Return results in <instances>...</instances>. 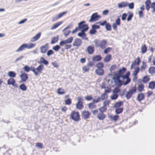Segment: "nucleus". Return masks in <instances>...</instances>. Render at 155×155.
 Returning a JSON list of instances; mask_svg holds the SVG:
<instances>
[{
	"label": "nucleus",
	"instance_id": "f257e3e1",
	"mask_svg": "<svg viewBox=\"0 0 155 155\" xmlns=\"http://www.w3.org/2000/svg\"><path fill=\"white\" fill-rule=\"evenodd\" d=\"M85 21H83L78 23V28L81 31H87L89 29V27L87 24H84Z\"/></svg>",
	"mask_w": 155,
	"mask_h": 155
},
{
	"label": "nucleus",
	"instance_id": "f03ea898",
	"mask_svg": "<svg viewBox=\"0 0 155 155\" xmlns=\"http://www.w3.org/2000/svg\"><path fill=\"white\" fill-rule=\"evenodd\" d=\"M70 116L71 119L75 121H78L80 119V115L78 111L76 112L74 110L72 111Z\"/></svg>",
	"mask_w": 155,
	"mask_h": 155
},
{
	"label": "nucleus",
	"instance_id": "7ed1b4c3",
	"mask_svg": "<svg viewBox=\"0 0 155 155\" xmlns=\"http://www.w3.org/2000/svg\"><path fill=\"white\" fill-rule=\"evenodd\" d=\"M137 91V88L135 86L131 88L127 93L125 97L127 100L129 99L132 97V95L135 93Z\"/></svg>",
	"mask_w": 155,
	"mask_h": 155
},
{
	"label": "nucleus",
	"instance_id": "20e7f679",
	"mask_svg": "<svg viewBox=\"0 0 155 155\" xmlns=\"http://www.w3.org/2000/svg\"><path fill=\"white\" fill-rule=\"evenodd\" d=\"M101 17L100 15H98L97 12L93 13L90 17V19L89 21L91 22H93L97 21Z\"/></svg>",
	"mask_w": 155,
	"mask_h": 155
},
{
	"label": "nucleus",
	"instance_id": "39448f33",
	"mask_svg": "<svg viewBox=\"0 0 155 155\" xmlns=\"http://www.w3.org/2000/svg\"><path fill=\"white\" fill-rule=\"evenodd\" d=\"M78 101L76 104V108L78 110H81L84 107L83 105V102L82 101L83 99L80 97H79L77 98Z\"/></svg>",
	"mask_w": 155,
	"mask_h": 155
},
{
	"label": "nucleus",
	"instance_id": "423d86ee",
	"mask_svg": "<svg viewBox=\"0 0 155 155\" xmlns=\"http://www.w3.org/2000/svg\"><path fill=\"white\" fill-rule=\"evenodd\" d=\"M97 24H94L91 26V29L89 31V33L91 35H94L97 32V29H99L100 28V25H97Z\"/></svg>",
	"mask_w": 155,
	"mask_h": 155
},
{
	"label": "nucleus",
	"instance_id": "0eeeda50",
	"mask_svg": "<svg viewBox=\"0 0 155 155\" xmlns=\"http://www.w3.org/2000/svg\"><path fill=\"white\" fill-rule=\"evenodd\" d=\"M49 48V45L48 43H47L45 45H42L40 47V52L41 53H45Z\"/></svg>",
	"mask_w": 155,
	"mask_h": 155
},
{
	"label": "nucleus",
	"instance_id": "6e6552de",
	"mask_svg": "<svg viewBox=\"0 0 155 155\" xmlns=\"http://www.w3.org/2000/svg\"><path fill=\"white\" fill-rule=\"evenodd\" d=\"M100 100L99 97H97V99H94L93 100L92 102L91 103L88 104L89 108L90 109H92L95 108V105L94 104L98 102Z\"/></svg>",
	"mask_w": 155,
	"mask_h": 155
},
{
	"label": "nucleus",
	"instance_id": "1a4fd4ad",
	"mask_svg": "<svg viewBox=\"0 0 155 155\" xmlns=\"http://www.w3.org/2000/svg\"><path fill=\"white\" fill-rule=\"evenodd\" d=\"M140 62V59L139 57H138L137 58H136L132 63L131 65L130 68L131 69H133L134 68V67L136 65H139Z\"/></svg>",
	"mask_w": 155,
	"mask_h": 155
},
{
	"label": "nucleus",
	"instance_id": "9d476101",
	"mask_svg": "<svg viewBox=\"0 0 155 155\" xmlns=\"http://www.w3.org/2000/svg\"><path fill=\"white\" fill-rule=\"evenodd\" d=\"M82 43V41L79 38H77L74 40L73 45L74 46L79 47L81 45Z\"/></svg>",
	"mask_w": 155,
	"mask_h": 155
},
{
	"label": "nucleus",
	"instance_id": "9b49d317",
	"mask_svg": "<svg viewBox=\"0 0 155 155\" xmlns=\"http://www.w3.org/2000/svg\"><path fill=\"white\" fill-rule=\"evenodd\" d=\"M86 31H81L78 34L79 37H81L83 40H87L88 38L86 37V35L85 33Z\"/></svg>",
	"mask_w": 155,
	"mask_h": 155
},
{
	"label": "nucleus",
	"instance_id": "f8f14e48",
	"mask_svg": "<svg viewBox=\"0 0 155 155\" xmlns=\"http://www.w3.org/2000/svg\"><path fill=\"white\" fill-rule=\"evenodd\" d=\"M90 115V113L88 111H83L82 113V117L85 119L89 118Z\"/></svg>",
	"mask_w": 155,
	"mask_h": 155
},
{
	"label": "nucleus",
	"instance_id": "ddd939ff",
	"mask_svg": "<svg viewBox=\"0 0 155 155\" xmlns=\"http://www.w3.org/2000/svg\"><path fill=\"white\" fill-rule=\"evenodd\" d=\"M20 77L22 82H25L28 79V75L25 72L22 73L20 75Z\"/></svg>",
	"mask_w": 155,
	"mask_h": 155
},
{
	"label": "nucleus",
	"instance_id": "4468645a",
	"mask_svg": "<svg viewBox=\"0 0 155 155\" xmlns=\"http://www.w3.org/2000/svg\"><path fill=\"white\" fill-rule=\"evenodd\" d=\"M107 42V41L106 39H103L101 41L100 40V44L99 48H101L102 49H104L106 48V45Z\"/></svg>",
	"mask_w": 155,
	"mask_h": 155
},
{
	"label": "nucleus",
	"instance_id": "2eb2a0df",
	"mask_svg": "<svg viewBox=\"0 0 155 155\" xmlns=\"http://www.w3.org/2000/svg\"><path fill=\"white\" fill-rule=\"evenodd\" d=\"M87 51L89 54H92L94 51V47L91 45L89 46L87 48Z\"/></svg>",
	"mask_w": 155,
	"mask_h": 155
},
{
	"label": "nucleus",
	"instance_id": "dca6fc26",
	"mask_svg": "<svg viewBox=\"0 0 155 155\" xmlns=\"http://www.w3.org/2000/svg\"><path fill=\"white\" fill-rule=\"evenodd\" d=\"M127 2H122L120 3H119L117 4L118 8H125L127 7Z\"/></svg>",
	"mask_w": 155,
	"mask_h": 155
},
{
	"label": "nucleus",
	"instance_id": "f3484780",
	"mask_svg": "<svg viewBox=\"0 0 155 155\" xmlns=\"http://www.w3.org/2000/svg\"><path fill=\"white\" fill-rule=\"evenodd\" d=\"M151 2L150 0H147L145 2V8L147 11H148L151 8Z\"/></svg>",
	"mask_w": 155,
	"mask_h": 155
},
{
	"label": "nucleus",
	"instance_id": "a211bd4d",
	"mask_svg": "<svg viewBox=\"0 0 155 155\" xmlns=\"http://www.w3.org/2000/svg\"><path fill=\"white\" fill-rule=\"evenodd\" d=\"M41 33L40 32H39L36 35L32 38L30 40L31 42H34L38 40L40 37Z\"/></svg>",
	"mask_w": 155,
	"mask_h": 155
},
{
	"label": "nucleus",
	"instance_id": "6ab92c4d",
	"mask_svg": "<svg viewBox=\"0 0 155 155\" xmlns=\"http://www.w3.org/2000/svg\"><path fill=\"white\" fill-rule=\"evenodd\" d=\"M104 72V70L102 69H97L95 70V73L100 76L103 75Z\"/></svg>",
	"mask_w": 155,
	"mask_h": 155
},
{
	"label": "nucleus",
	"instance_id": "aec40b11",
	"mask_svg": "<svg viewBox=\"0 0 155 155\" xmlns=\"http://www.w3.org/2000/svg\"><path fill=\"white\" fill-rule=\"evenodd\" d=\"M113 79L114 80V82L115 84H117L118 86L119 87H120L122 85H123V84L121 83V82H122V81L120 79H117L114 78H113Z\"/></svg>",
	"mask_w": 155,
	"mask_h": 155
},
{
	"label": "nucleus",
	"instance_id": "412c9836",
	"mask_svg": "<svg viewBox=\"0 0 155 155\" xmlns=\"http://www.w3.org/2000/svg\"><path fill=\"white\" fill-rule=\"evenodd\" d=\"M38 63L41 64H43L45 65H47L49 64L48 61L45 59V58L43 57L41 58L40 61H38Z\"/></svg>",
	"mask_w": 155,
	"mask_h": 155
},
{
	"label": "nucleus",
	"instance_id": "4be33fe9",
	"mask_svg": "<svg viewBox=\"0 0 155 155\" xmlns=\"http://www.w3.org/2000/svg\"><path fill=\"white\" fill-rule=\"evenodd\" d=\"M97 117L99 120H103L105 118L106 115L104 113L101 112L97 115Z\"/></svg>",
	"mask_w": 155,
	"mask_h": 155
},
{
	"label": "nucleus",
	"instance_id": "5701e85b",
	"mask_svg": "<svg viewBox=\"0 0 155 155\" xmlns=\"http://www.w3.org/2000/svg\"><path fill=\"white\" fill-rule=\"evenodd\" d=\"M144 97L145 96L143 93H140L137 95V100L138 101L140 102L144 99Z\"/></svg>",
	"mask_w": 155,
	"mask_h": 155
},
{
	"label": "nucleus",
	"instance_id": "b1692460",
	"mask_svg": "<svg viewBox=\"0 0 155 155\" xmlns=\"http://www.w3.org/2000/svg\"><path fill=\"white\" fill-rule=\"evenodd\" d=\"M25 48H27V44H24L22 45L16 51V52L21 51L25 49Z\"/></svg>",
	"mask_w": 155,
	"mask_h": 155
},
{
	"label": "nucleus",
	"instance_id": "393cba45",
	"mask_svg": "<svg viewBox=\"0 0 155 155\" xmlns=\"http://www.w3.org/2000/svg\"><path fill=\"white\" fill-rule=\"evenodd\" d=\"M15 80L12 78H10L7 81V84L8 85H13L15 83Z\"/></svg>",
	"mask_w": 155,
	"mask_h": 155
},
{
	"label": "nucleus",
	"instance_id": "a878e982",
	"mask_svg": "<svg viewBox=\"0 0 155 155\" xmlns=\"http://www.w3.org/2000/svg\"><path fill=\"white\" fill-rule=\"evenodd\" d=\"M102 59V57L100 55H98L94 56L92 58L94 61H100Z\"/></svg>",
	"mask_w": 155,
	"mask_h": 155
},
{
	"label": "nucleus",
	"instance_id": "bb28decb",
	"mask_svg": "<svg viewBox=\"0 0 155 155\" xmlns=\"http://www.w3.org/2000/svg\"><path fill=\"white\" fill-rule=\"evenodd\" d=\"M44 67V65L42 64H40L36 68V72L38 74L39 73H41Z\"/></svg>",
	"mask_w": 155,
	"mask_h": 155
},
{
	"label": "nucleus",
	"instance_id": "cd10ccee",
	"mask_svg": "<svg viewBox=\"0 0 155 155\" xmlns=\"http://www.w3.org/2000/svg\"><path fill=\"white\" fill-rule=\"evenodd\" d=\"M148 87L152 90L155 88V81H152L149 82Z\"/></svg>",
	"mask_w": 155,
	"mask_h": 155
},
{
	"label": "nucleus",
	"instance_id": "c85d7f7f",
	"mask_svg": "<svg viewBox=\"0 0 155 155\" xmlns=\"http://www.w3.org/2000/svg\"><path fill=\"white\" fill-rule=\"evenodd\" d=\"M109 118L112 121H116L119 118V116L117 115H116L114 116L112 115L109 116Z\"/></svg>",
	"mask_w": 155,
	"mask_h": 155
},
{
	"label": "nucleus",
	"instance_id": "c756f323",
	"mask_svg": "<svg viewBox=\"0 0 155 155\" xmlns=\"http://www.w3.org/2000/svg\"><path fill=\"white\" fill-rule=\"evenodd\" d=\"M150 78L148 75H145L143 78L142 81L144 83H147L150 80Z\"/></svg>",
	"mask_w": 155,
	"mask_h": 155
},
{
	"label": "nucleus",
	"instance_id": "7c9ffc66",
	"mask_svg": "<svg viewBox=\"0 0 155 155\" xmlns=\"http://www.w3.org/2000/svg\"><path fill=\"white\" fill-rule=\"evenodd\" d=\"M19 88L22 91H25L27 89V87L25 84H22L19 86Z\"/></svg>",
	"mask_w": 155,
	"mask_h": 155
},
{
	"label": "nucleus",
	"instance_id": "2f4dec72",
	"mask_svg": "<svg viewBox=\"0 0 155 155\" xmlns=\"http://www.w3.org/2000/svg\"><path fill=\"white\" fill-rule=\"evenodd\" d=\"M16 74L15 71H10L8 73V75L10 78H13L16 77Z\"/></svg>",
	"mask_w": 155,
	"mask_h": 155
},
{
	"label": "nucleus",
	"instance_id": "473e14b6",
	"mask_svg": "<svg viewBox=\"0 0 155 155\" xmlns=\"http://www.w3.org/2000/svg\"><path fill=\"white\" fill-rule=\"evenodd\" d=\"M149 73L153 74L155 73V67L154 66H151L150 67L148 70Z\"/></svg>",
	"mask_w": 155,
	"mask_h": 155
},
{
	"label": "nucleus",
	"instance_id": "72a5a7b5",
	"mask_svg": "<svg viewBox=\"0 0 155 155\" xmlns=\"http://www.w3.org/2000/svg\"><path fill=\"white\" fill-rule=\"evenodd\" d=\"M123 104V102L122 101H119L115 103L114 107L115 108L120 107L122 106Z\"/></svg>",
	"mask_w": 155,
	"mask_h": 155
},
{
	"label": "nucleus",
	"instance_id": "f704fd0d",
	"mask_svg": "<svg viewBox=\"0 0 155 155\" xmlns=\"http://www.w3.org/2000/svg\"><path fill=\"white\" fill-rule=\"evenodd\" d=\"M62 23L63 22L62 21H60L57 22L53 25V26L51 28V29H54L56 28L61 24H62Z\"/></svg>",
	"mask_w": 155,
	"mask_h": 155
},
{
	"label": "nucleus",
	"instance_id": "c9c22d12",
	"mask_svg": "<svg viewBox=\"0 0 155 155\" xmlns=\"http://www.w3.org/2000/svg\"><path fill=\"white\" fill-rule=\"evenodd\" d=\"M58 40V36H57L56 37H54L51 38V43L52 44H54L57 42Z\"/></svg>",
	"mask_w": 155,
	"mask_h": 155
},
{
	"label": "nucleus",
	"instance_id": "e433bc0d",
	"mask_svg": "<svg viewBox=\"0 0 155 155\" xmlns=\"http://www.w3.org/2000/svg\"><path fill=\"white\" fill-rule=\"evenodd\" d=\"M123 110V107H117L116 109L115 112L117 114H119L122 112Z\"/></svg>",
	"mask_w": 155,
	"mask_h": 155
},
{
	"label": "nucleus",
	"instance_id": "4c0bfd02",
	"mask_svg": "<svg viewBox=\"0 0 155 155\" xmlns=\"http://www.w3.org/2000/svg\"><path fill=\"white\" fill-rule=\"evenodd\" d=\"M111 58V55L109 54L107 55L104 59V61L105 62H108L110 61Z\"/></svg>",
	"mask_w": 155,
	"mask_h": 155
},
{
	"label": "nucleus",
	"instance_id": "58836bf2",
	"mask_svg": "<svg viewBox=\"0 0 155 155\" xmlns=\"http://www.w3.org/2000/svg\"><path fill=\"white\" fill-rule=\"evenodd\" d=\"M100 100L103 101L105 99H107L108 98V95L106 93H103L101 95V97H99Z\"/></svg>",
	"mask_w": 155,
	"mask_h": 155
},
{
	"label": "nucleus",
	"instance_id": "ea45409f",
	"mask_svg": "<svg viewBox=\"0 0 155 155\" xmlns=\"http://www.w3.org/2000/svg\"><path fill=\"white\" fill-rule=\"evenodd\" d=\"M96 67L97 69H102L104 67V64L102 62H98L96 64Z\"/></svg>",
	"mask_w": 155,
	"mask_h": 155
},
{
	"label": "nucleus",
	"instance_id": "a19ab883",
	"mask_svg": "<svg viewBox=\"0 0 155 155\" xmlns=\"http://www.w3.org/2000/svg\"><path fill=\"white\" fill-rule=\"evenodd\" d=\"M144 85L143 84H140L138 85L137 90L138 91L142 92L144 89Z\"/></svg>",
	"mask_w": 155,
	"mask_h": 155
},
{
	"label": "nucleus",
	"instance_id": "79ce46f5",
	"mask_svg": "<svg viewBox=\"0 0 155 155\" xmlns=\"http://www.w3.org/2000/svg\"><path fill=\"white\" fill-rule=\"evenodd\" d=\"M127 69L125 67H123L122 68L119 69L118 71L119 73H120V74L123 75V74L126 71Z\"/></svg>",
	"mask_w": 155,
	"mask_h": 155
},
{
	"label": "nucleus",
	"instance_id": "37998d69",
	"mask_svg": "<svg viewBox=\"0 0 155 155\" xmlns=\"http://www.w3.org/2000/svg\"><path fill=\"white\" fill-rule=\"evenodd\" d=\"M94 43L95 46L96 48H99L100 44V40L97 39H96L94 41Z\"/></svg>",
	"mask_w": 155,
	"mask_h": 155
},
{
	"label": "nucleus",
	"instance_id": "c03bdc74",
	"mask_svg": "<svg viewBox=\"0 0 155 155\" xmlns=\"http://www.w3.org/2000/svg\"><path fill=\"white\" fill-rule=\"evenodd\" d=\"M142 64L140 67V70L141 71H144L145 68H147V65L146 64L145 62L143 61L142 62Z\"/></svg>",
	"mask_w": 155,
	"mask_h": 155
},
{
	"label": "nucleus",
	"instance_id": "a18cd8bd",
	"mask_svg": "<svg viewBox=\"0 0 155 155\" xmlns=\"http://www.w3.org/2000/svg\"><path fill=\"white\" fill-rule=\"evenodd\" d=\"M135 70L134 71L133 74H134L135 76L137 75L138 73L139 72L140 68L139 67H137L134 68Z\"/></svg>",
	"mask_w": 155,
	"mask_h": 155
},
{
	"label": "nucleus",
	"instance_id": "49530a36",
	"mask_svg": "<svg viewBox=\"0 0 155 155\" xmlns=\"http://www.w3.org/2000/svg\"><path fill=\"white\" fill-rule=\"evenodd\" d=\"M57 93L59 94H63L65 93V92L63 88H60L58 89Z\"/></svg>",
	"mask_w": 155,
	"mask_h": 155
},
{
	"label": "nucleus",
	"instance_id": "de8ad7c7",
	"mask_svg": "<svg viewBox=\"0 0 155 155\" xmlns=\"http://www.w3.org/2000/svg\"><path fill=\"white\" fill-rule=\"evenodd\" d=\"M141 52L142 53H146L147 51V48L145 45H144L141 48Z\"/></svg>",
	"mask_w": 155,
	"mask_h": 155
},
{
	"label": "nucleus",
	"instance_id": "09e8293b",
	"mask_svg": "<svg viewBox=\"0 0 155 155\" xmlns=\"http://www.w3.org/2000/svg\"><path fill=\"white\" fill-rule=\"evenodd\" d=\"M105 28L107 31H110L111 30V25L109 23L106 25Z\"/></svg>",
	"mask_w": 155,
	"mask_h": 155
},
{
	"label": "nucleus",
	"instance_id": "8fccbe9b",
	"mask_svg": "<svg viewBox=\"0 0 155 155\" xmlns=\"http://www.w3.org/2000/svg\"><path fill=\"white\" fill-rule=\"evenodd\" d=\"M120 89L117 87H116L113 90V94H117V93L120 92Z\"/></svg>",
	"mask_w": 155,
	"mask_h": 155
},
{
	"label": "nucleus",
	"instance_id": "3c124183",
	"mask_svg": "<svg viewBox=\"0 0 155 155\" xmlns=\"http://www.w3.org/2000/svg\"><path fill=\"white\" fill-rule=\"evenodd\" d=\"M36 45L35 44L30 43L29 45L27 44V48L30 49L35 47Z\"/></svg>",
	"mask_w": 155,
	"mask_h": 155
},
{
	"label": "nucleus",
	"instance_id": "603ef678",
	"mask_svg": "<svg viewBox=\"0 0 155 155\" xmlns=\"http://www.w3.org/2000/svg\"><path fill=\"white\" fill-rule=\"evenodd\" d=\"M127 6L130 9H133L134 7V3L133 2L129 3L127 2Z\"/></svg>",
	"mask_w": 155,
	"mask_h": 155
},
{
	"label": "nucleus",
	"instance_id": "864d4df0",
	"mask_svg": "<svg viewBox=\"0 0 155 155\" xmlns=\"http://www.w3.org/2000/svg\"><path fill=\"white\" fill-rule=\"evenodd\" d=\"M32 71L35 75H39V74L36 71V69L33 67H30V71Z\"/></svg>",
	"mask_w": 155,
	"mask_h": 155
},
{
	"label": "nucleus",
	"instance_id": "5fc2aeb1",
	"mask_svg": "<svg viewBox=\"0 0 155 155\" xmlns=\"http://www.w3.org/2000/svg\"><path fill=\"white\" fill-rule=\"evenodd\" d=\"M73 40V37H71L68 39L65 40L66 44H70L71 43Z\"/></svg>",
	"mask_w": 155,
	"mask_h": 155
},
{
	"label": "nucleus",
	"instance_id": "6e6d98bb",
	"mask_svg": "<svg viewBox=\"0 0 155 155\" xmlns=\"http://www.w3.org/2000/svg\"><path fill=\"white\" fill-rule=\"evenodd\" d=\"M118 94H113L110 96V98L112 100H115L117 99L118 97Z\"/></svg>",
	"mask_w": 155,
	"mask_h": 155
},
{
	"label": "nucleus",
	"instance_id": "4d7b16f0",
	"mask_svg": "<svg viewBox=\"0 0 155 155\" xmlns=\"http://www.w3.org/2000/svg\"><path fill=\"white\" fill-rule=\"evenodd\" d=\"M60 48V46L59 45H57L53 47V49L56 51H58Z\"/></svg>",
	"mask_w": 155,
	"mask_h": 155
},
{
	"label": "nucleus",
	"instance_id": "13d9d810",
	"mask_svg": "<svg viewBox=\"0 0 155 155\" xmlns=\"http://www.w3.org/2000/svg\"><path fill=\"white\" fill-rule=\"evenodd\" d=\"M107 22L106 20H105L103 22L100 21L99 22H96V24H99L101 26H103L106 25L107 23Z\"/></svg>",
	"mask_w": 155,
	"mask_h": 155
},
{
	"label": "nucleus",
	"instance_id": "bf43d9fd",
	"mask_svg": "<svg viewBox=\"0 0 155 155\" xmlns=\"http://www.w3.org/2000/svg\"><path fill=\"white\" fill-rule=\"evenodd\" d=\"M125 79H126V81L123 84V85H125L128 84L131 81V79L129 78H125Z\"/></svg>",
	"mask_w": 155,
	"mask_h": 155
},
{
	"label": "nucleus",
	"instance_id": "052dcab7",
	"mask_svg": "<svg viewBox=\"0 0 155 155\" xmlns=\"http://www.w3.org/2000/svg\"><path fill=\"white\" fill-rule=\"evenodd\" d=\"M65 103L66 104L69 105L71 103V100L69 98H68L65 101Z\"/></svg>",
	"mask_w": 155,
	"mask_h": 155
},
{
	"label": "nucleus",
	"instance_id": "680f3d73",
	"mask_svg": "<svg viewBox=\"0 0 155 155\" xmlns=\"http://www.w3.org/2000/svg\"><path fill=\"white\" fill-rule=\"evenodd\" d=\"M110 102V101L109 100H105V101H104L103 103V105L104 106V107H106L107 106H108Z\"/></svg>",
	"mask_w": 155,
	"mask_h": 155
},
{
	"label": "nucleus",
	"instance_id": "e2e57ef3",
	"mask_svg": "<svg viewBox=\"0 0 155 155\" xmlns=\"http://www.w3.org/2000/svg\"><path fill=\"white\" fill-rule=\"evenodd\" d=\"M23 69L25 72H28L30 71V67L28 65H25Z\"/></svg>",
	"mask_w": 155,
	"mask_h": 155
},
{
	"label": "nucleus",
	"instance_id": "0e129e2a",
	"mask_svg": "<svg viewBox=\"0 0 155 155\" xmlns=\"http://www.w3.org/2000/svg\"><path fill=\"white\" fill-rule=\"evenodd\" d=\"M114 75L116 76V78H115L117 79H120V78H121V77H123V75L120 74L118 72L117 74H115Z\"/></svg>",
	"mask_w": 155,
	"mask_h": 155
},
{
	"label": "nucleus",
	"instance_id": "69168bd1",
	"mask_svg": "<svg viewBox=\"0 0 155 155\" xmlns=\"http://www.w3.org/2000/svg\"><path fill=\"white\" fill-rule=\"evenodd\" d=\"M133 13L130 14L129 15L127 16V21H131L132 19V18L133 17Z\"/></svg>",
	"mask_w": 155,
	"mask_h": 155
},
{
	"label": "nucleus",
	"instance_id": "338daca9",
	"mask_svg": "<svg viewBox=\"0 0 155 155\" xmlns=\"http://www.w3.org/2000/svg\"><path fill=\"white\" fill-rule=\"evenodd\" d=\"M107 109V108L106 107H104V106L102 107L101 108L99 109V111L101 112L104 113Z\"/></svg>",
	"mask_w": 155,
	"mask_h": 155
},
{
	"label": "nucleus",
	"instance_id": "774afa93",
	"mask_svg": "<svg viewBox=\"0 0 155 155\" xmlns=\"http://www.w3.org/2000/svg\"><path fill=\"white\" fill-rule=\"evenodd\" d=\"M53 54L54 51L52 50H49L47 51V54L48 56H49Z\"/></svg>",
	"mask_w": 155,
	"mask_h": 155
}]
</instances>
